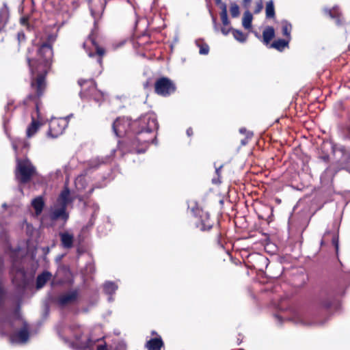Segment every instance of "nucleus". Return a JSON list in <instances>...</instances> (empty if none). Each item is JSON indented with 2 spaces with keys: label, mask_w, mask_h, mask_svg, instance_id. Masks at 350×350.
Returning <instances> with one entry per match:
<instances>
[{
  "label": "nucleus",
  "mask_w": 350,
  "mask_h": 350,
  "mask_svg": "<svg viewBox=\"0 0 350 350\" xmlns=\"http://www.w3.org/2000/svg\"><path fill=\"white\" fill-rule=\"evenodd\" d=\"M54 40V37L49 35L44 42L31 43L27 47L25 53V59L30 73V86L33 92L27 96L25 103L33 102L38 113L41 103L40 99L47 87L46 76L53 64Z\"/></svg>",
  "instance_id": "obj_1"
},
{
  "label": "nucleus",
  "mask_w": 350,
  "mask_h": 350,
  "mask_svg": "<svg viewBox=\"0 0 350 350\" xmlns=\"http://www.w3.org/2000/svg\"><path fill=\"white\" fill-rule=\"evenodd\" d=\"M112 129L117 137H126L124 143L129 152L139 154L144 153L155 138L154 132L158 129V123L155 117L150 114L133 122L119 117L113 122Z\"/></svg>",
  "instance_id": "obj_2"
},
{
  "label": "nucleus",
  "mask_w": 350,
  "mask_h": 350,
  "mask_svg": "<svg viewBox=\"0 0 350 350\" xmlns=\"http://www.w3.org/2000/svg\"><path fill=\"white\" fill-rule=\"evenodd\" d=\"M36 168L29 159L16 160V166L14 172L16 180L20 185L29 183L36 175Z\"/></svg>",
  "instance_id": "obj_3"
},
{
  "label": "nucleus",
  "mask_w": 350,
  "mask_h": 350,
  "mask_svg": "<svg viewBox=\"0 0 350 350\" xmlns=\"http://www.w3.org/2000/svg\"><path fill=\"white\" fill-rule=\"evenodd\" d=\"M96 38L97 33L96 31L92 30L87 40L83 42V48L85 49L89 57H96L97 62L101 65L103 57L105 56L106 51L96 42Z\"/></svg>",
  "instance_id": "obj_4"
},
{
  "label": "nucleus",
  "mask_w": 350,
  "mask_h": 350,
  "mask_svg": "<svg viewBox=\"0 0 350 350\" xmlns=\"http://www.w3.org/2000/svg\"><path fill=\"white\" fill-rule=\"evenodd\" d=\"M153 87L154 93L163 97L169 96L174 90L173 81L166 77H161L156 79Z\"/></svg>",
  "instance_id": "obj_5"
},
{
  "label": "nucleus",
  "mask_w": 350,
  "mask_h": 350,
  "mask_svg": "<svg viewBox=\"0 0 350 350\" xmlns=\"http://www.w3.org/2000/svg\"><path fill=\"white\" fill-rule=\"evenodd\" d=\"M340 295V292L333 287L327 288L321 291L319 295V305L322 309H329L334 303L337 296Z\"/></svg>",
  "instance_id": "obj_6"
},
{
  "label": "nucleus",
  "mask_w": 350,
  "mask_h": 350,
  "mask_svg": "<svg viewBox=\"0 0 350 350\" xmlns=\"http://www.w3.org/2000/svg\"><path fill=\"white\" fill-rule=\"evenodd\" d=\"M68 125V120L66 118H53L49 123L48 135L53 138H56L64 132Z\"/></svg>",
  "instance_id": "obj_7"
},
{
  "label": "nucleus",
  "mask_w": 350,
  "mask_h": 350,
  "mask_svg": "<svg viewBox=\"0 0 350 350\" xmlns=\"http://www.w3.org/2000/svg\"><path fill=\"white\" fill-rule=\"evenodd\" d=\"M79 296L78 289H74L59 295L57 298V303L62 307L75 304Z\"/></svg>",
  "instance_id": "obj_8"
},
{
  "label": "nucleus",
  "mask_w": 350,
  "mask_h": 350,
  "mask_svg": "<svg viewBox=\"0 0 350 350\" xmlns=\"http://www.w3.org/2000/svg\"><path fill=\"white\" fill-rule=\"evenodd\" d=\"M78 84L81 87L80 94H81V97L86 98H91V94H92V93H94L92 88L93 87L97 88L95 81L92 79H81L78 81Z\"/></svg>",
  "instance_id": "obj_9"
},
{
  "label": "nucleus",
  "mask_w": 350,
  "mask_h": 350,
  "mask_svg": "<svg viewBox=\"0 0 350 350\" xmlns=\"http://www.w3.org/2000/svg\"><path fill=\"white\" fill-rule=\"evenodd\" d=\"M29 338V325L25 321H23V327L16 334H12L10 336V340L12 342H26L28 340Z\"/></svg>",
  "instance_id": "obj_10"
},
{
  "label": "nucleus",
  "mask_w": 350,
  "mask_h": 350,
  "mask_svg": "<svg viewBox=\"0 0 350 350\" xmlns=\"http://www.w3.org/2000/svg\"><path fill=\"white\" fill-rule=\"evenodd\" d=\"M296 323L304 325H317L323 323V321L319 320L316 317H312L310 314H295L293 319Z\"/></svg>",
  "instance_id": "obj_11"
},
{
  "label": "nucleus",
  "mask_w": 350,
  "mask_h": 350,
  "mask_svg": "<svg viewBox=\"0 0 350 350\" xmlns=\"http://www.w3.org/2000/svg\"><path fill=\"white\" fill-rule=\"evenodd\" d=\"M66 206L61 205V206L58 208H55L51 214V219L53 221L61 219L64 221H67L69 215L66 212Z\"/></svg>",
  "instance_id": "obj_12"
},
{
  "label": "nucleus",
  "mask_w": 350,
  "mask_h": 350,
  "mask_svg": "<svg viewBox=\"0 0 350 350\" xmlns=\"http://www.w3.org/2000/svg\"><path fill=\"white\" fill-rule=\"evenodd\" d=\"M164 345L163 341L160 336L150 339L146 342L145 347L148 350H161Z\"/></svg>",
  "instance_id": "obj_13"
},
{
  "label": "nucleus",
  "mask_w": 350,
  "mask_h": 350,
  "mask_svg": "<svg viewBox=\"0 0 350 350\" xmlns=\"http://www.w3.org/2000/svg\"><path fill=\"white\" fill-rule=\"evenodd\" d=\"M60 240L62 245L64 248L70 249L73 246L74 237L68 232H60Z\"/></svg>",
  "instance_id": "obj_14"
},
{
  "label": "nucleus",
  "mask_w": 350,
  "mask_h": 350,
  "mask_svg": "<svg viewBox=\"0 0 350 350\" xmlns=\"http://www.w3.org/2000/svg\"><path fill=\"white\" fill-rule=\"evenodd\" d=\"M199 217L200 219V222L198 226L201 230H208L212 228L213 224L210 220L209 214L207 212L202 213Z\"/></svg>",
  "instance_id": "obj_15"
},
{
  "label": "nucleus",
  "mask_w": 350,
  "mask_h": 350,
  "mask_svg": "<svg viewBox=\"0 0 350 350\" xmlns=\"http://www.w3.org/2000/svg\"><path fill=\"white\" fill-rule=\"evenodd\" d=\"M45 202L44 200V198L41 196H37L33 198L31 201V206L35 210V213L36 215H40L44 207Z\"/></svg>",
  "instance_id": "obj_16"
},
{
  "label": "nucleus",
  "mask_w": 350,
  "mask_h": 350,
  "mask_svg": "<svg viewBox=\"0 0 350 350\" xmlns=\"http://www.w3.org/2000/svg\"><path fill=\"white\" fill-rule=\"evenodd\" d=\"M70 189L68 187H65L63 190L61 191L57 202L60 203L61 205L66 206L71 202V199L70 198Z\"/></svg>",
  "instance_id": "obj_17"
},
{
  "label": "nucleus",
  "mask_w": 350,
  "mask_h": 350,
  "mask_svg": "<svg viewBox=\"0 0 350 350\" xmlns=\"http://www.w3.org/2000/svg\"><path fill=\"white\" fill-rule=\"evenodd\" d=\"M275 37V30L273 27L267 26L262 32V42L265 45L269 44L271 40Z\"/></svg>",
  "instance_id": "obj_18"
},
{
  "label": "nucleus",
  "mask_w": 350,
  "mask_h": 350,
  "mask_svg": "<svg viewBox=\"0 0 350 350\" xmlns=\"http://www.w3.org/2000/svg\"><path fill=\"white\" fill-rule=\"evenodd\" d=\"M51 274L49 271H44L38 275L36 278V288H41L43 287L48 280H50Z\"/></svg>",
  "instance_id": "obj_19"
},
{
  "label": "nucleus",
  "mask_w": 350,
  "mask_h": 350,
  "mask_svg": "<svg viewBox=\"0 0 350 350\" xmlns=\"http://www.w3.org/2000/svg\"><path fill=\"white\" fill-rule=\"evenodd\" d=\"M31 118V122L27 129V137H32L38 131V129L41 126V123L36 120L33 116H32Z\"/></svg>",
  "instance_id": "obj_20"
},
{
  "label": "nucleus",
  "mask_w": 350,
  "mask_h": 350,
  "mask_svg": "<svg viewBox=\"0 0 350 350\" xmlns=\"http://www.w3.org/2000/svg\"><path fill=\"white\" fill-rule=\"evenodd\" d=\"M8 18V8L5 5H3V6L0 9V32L2 31L5 24L7 23Z\"/></svg>",
  "instance_id": "obj_21"
},
{
  "label": "nucleus",
  "mask_w": 350,
  "mask_h": 350,
  "mask_svg": "<svg viewBox=\"0 0 350 350\" xmlns=\"http://www.w3.org/2000/svg\"><path fill=\"white\" fill-rule=\"evenodd\" d=\"M266 18L268 19H273L275 18V12L274 3L273 0H269L266 3L265 7Z\"/></svg>",
  "instance_id": "obj_22"
},
{
  "label": "nucleus",
  "mask_w": 350,
  "mask_h": 350,
  "mask_svg": "<svg viewBox=\"0 0 350 350\" xmlns=\"http://www.w3.org/2000/svg\"><path fill=\"white\" fill-rule=\"evenodd\" d=\"M253 16L250 11L246 10L243 16L242 25L245 29H250L252 28V22Z\"/></svg>",
  "instance_id": "obj_23"
},
{
  "label": "nucleus",
  "mask_w": 350,
  "mask_h": 350,
  "mask_svg": "<svg viewBox=\"0 0 350 350\" xmlns=\"http://www.w3.org/2000/svg\"><path fill=\"white\" fill-rule=\"evenodd\" d=\"M289 40L278 39L272 42L270 47L274 48L278 51H282L285 47L288 46Z\"/></svg>",
  "instance_id": "obj_24"
},
{
  "label": "nucleus",
  "mask_w": 350,
  "mask_h": 350,
  "mask_svg": "<svg viewBox=\"0 0 350 350\" xmlns=\"http://www.w3.org/2000/svg\"><path fill=\"white\" fill-rule=\"evenodd\" d=\"M292 30V25L286 21L282 22V31L284 36L286 37L287 40L291 39V32Z\"/></svg>",
  "instance_id": "obj_25"
},
{
  "label": "nucleus",
  "mask_w": 350,
  "mask_h": 350,
  "mask_svg": "<svg viewBox=\"0 0 350 350\" xmlns=\"http://www.w3.org/2000/svg\"><path fill=\"white\" fill-rule=\"evenodd\" d=\"M94 93L91 94V98H88L89 99H92L95 100L96 103H101L104 100V94L97 89V88H92Z\"/></svg>",
  "instance_id": "obj_26"
},
{
  "label": "nucleus",
  "mask_w": 350,
  "mask_h": 350,
  "mask_svg": "<svg viewBox=\"0 0 350 350\" xmlns=\"http://www.w3.org/2000/svg\"><path fill=\"white\" fill-rule=\"evenodd\" d=\"M189 208L196 217H200L202 213H204L196 202H191V204H189Z\"/></svg>",
  "instance_id": "obj_27"
},
{
  "label": "nucleus",
  "mask_w": 350,
  "mask_h": 350,
  "mask_svg": "<svg viewBox=\"0 0 350 350\" xmlns=\"http://www.w3.org/2000/svg\"><path fill=\"white\" fill-rule=\"evenodd\" d=\"M104 291L107 294L111 295L115 293L118 288L117 285L113 282H107L105 283L103 286Z\"/></svg>",
  "instance_id": "obj_28"
},
{
  "label": "nucleus",
  "mask_w": 350,
  "mask_h": 350,
  "mask_svg": "<svg viewBox=\"0 0 350 350\" xmlns=\"http://www.w3.org/2000/svg\"><path fill=\"white\" fill-rule=\"evenodd\" d=\"M220 17L224 26L229 25L230 21L228 18L227 7L226 4L221 5V12L220 13Z\"/></svg>",
  "instance_id": "obj_29"
},
{
  "label": "nucleus",
  "mask_w": 350,
  "mask_h": 350,
  "mask_svg": "<svg viewBox=\"0 0 350 350\" xmlns=\"http://www.w3.org/2000/svg\"><path fill=\"white\" fill-rule=\"evenodd\" d=\"M197 46L200 48V53L201 55H207L209 51V46L207 44L204 43L202 40L196 41Z\"/></svg>",
  "instance_id": "obj_30"
},
{
  "label": "nucleus",
  "mask_w": 350,
  "mask_h": 350,
  "mask_svg": "<svg viewBox=\"0 0 350 350\" xmlns=\"http://www.w3.org/2000/svg\"><path fill=\"white\" fill-rule=\"evenodd\" d=\"M234 38L240 42H244L247 40V36L241 31L237 29H232Z\"/></svg>",
  "instance_id": "obj_31"
},
{
  "label": "nucleus",
  "mask_w": 350,
  "mask_h": 350,
  "mask_svg": "<svg viewBox=\"0 0 350 350\" xmlns=\"http://www.w3.org/2000/svg\"><path fill=\"white\" fill-rule=\"evenodd\" d=\"M12 145L15 152H17L18 148L26 147L27 142L24 139H16L12 140Z\"/></svg>",
  "instance_id": "obj_32"
},
{
  "label": "nucleus",
  "mask_w": 350,
  "mask_h": 350,
  "mask_svg": "<svg viewBox=\"0 0 350 350\" xmlns=\"http://www.w3.org/2000/svg\"><path fill=\"white\" fill-rule=\"evenodd\" d=\"M325 12L332 18H338L340 12L337 7L333 8L332 10H325Z\"/></svg>",
  "instance_id": "obj_33"
},
{
  "label": "nucleus",
  "mask_w": 350,
  "mask_h": 350,
  "mask_svg": "<svg viewBox=\"0 0 350 350\" xmlns=\"http://www.w3.org/2000/svg\"><path fill=\"white\" fill-rule=\"evenodd\" d=\"M230 12L232 17L237 18L239 16V7L236 3H231Z\"/></svg>",
  "instance_id": "obj_34"
},
{
  "label": "nucleus",
  "mask_w": 350,
  "mask_h": 350,
  "mask_svg": "<svg viewBox=\"0 0 350 350\" xmlns=\"http://www.w3.org/2000/svg\"><path fill=\"white\" fill-rule=\"evenodd\" d=\"M223 167H224V165H221L219 167H215V174L217 175V178H213L212 179V183L213 184L221 183V179H220L221 171V169L223 168Z\"/></svg>",
  "instance_id": "obj_35"
},
{
  "label": "nucleus",
  "mask_w": 350,
  "mask_h": 350,
  "mask_svg": "<svg viewBox=\"0 0 350 350\" xmlns=\"http://www.w3.org/2000/svg\"><path fill=\"white\" fill-rule=\"evenodd\" d=\"M5 291L0 284V308H2L5 302Z\"/></svg>",
  "instance_id": "obj_36"
},
{
  "label": "nucleus",
  "mask_w": 350,
  "mask_h": 350,
  "mask_svg": "<svg viewBox=\"0 0 350 350\" xmlns=\"http://www.w3.org/2000/svg\"><path fill=\"white\" fill-rule=\"evenodd\" d=\"M17 39L18 41L19 46H21L22 43L25 41L26 36L23 31H21L17 33Z\"/></svg>",
  "instance_id": "obj_37"
},
{
  "label": "nucleus",
  "mask_w": 350,
  "mask_h": 350,
  "mask_svg": "<svg viewBox=\"0 0 350 350\" xmlns=\"http://www.w3.org/2000/svg\"><path fill=\"white\" fill-rule=\"evenodd\" d=\"M262 8H263L262 2L261 1L257 2L256 4L255 9L254 10V13L256 14L260 13L262 11Z\"/></svg>",
  "instance_id": "obj_38"
},
{
  "label": "nucleus",
  "mask_w": 350,
  "mask_h": 350,
  "mask_svg": "<svg viewBox=\"0 0 350 350\" xmlns=\"http://www.w3.org/2000/svg\"><path fill=\"white\" fill-rule=\"evenodd\" d=\"M13 314H14L15 319H17V320L22 319V317H21V311H20V306H18L16 308H15V310H14Z\"/></svg>",
  "instance_id": "obj_39"
},
{
  "label": "nucleus",
  "mask_w": 350,
  "mask_h": 350,
  "mask_svg": "<svg viewBox=\"0 0 350 350\" xmlns=\"http://www.w3.org/2000/svg\"><path fill=\"white\" fill-rule=\"evenodd\" d=\"M252 137V133H247L246 137L244 139H241V145L245 146L248 142V139H250Z\"/></svg>",
  "instance_id": "obj_40"
},
{
  "label": "nucleus",
  "mask_w": 350,
  "mask_h": 350,
  "mask_svg": "<svg viewBox=\"0 0 350 350\" xmlns=\"http://www.w3.org/2000/svg\"><path fill=\"white\" fill-rule=\"evenodd\" d=\"M154 83H152L151 81V79H148L146 83H144V88L147 89L150 87H151L152 85H153Z\"/></svg>",
  "instance_id": "obj_41"
},
{
  "label": "nucleus",
  "mask_w": 350,
  "mask_h": 350,
  "mask_svg": "<svg viewBox=\"0 0 350 350\" xmlns=\"http://www.w3.org/2000/svg\"><path fill=\"white\" fill-rule=\"evenodd\" d=\"M252 2V0H243V7L248 10L250 5V3Z\"/></svg>",
  "instance_id": "obj_42"
},
{
  "label": "nucleus",
  "mask_w": 350,
  "mask_h": 350,
  "mask_svg": "<svg viewBox=\"0 0 350 350\" xmlns=\"http://www.w3.org/2000/svg\"><path fill=\"white\" fill-rule=\"evenodd\" d=\"M230 28H226V27H224L221 28V31L224 35H227L230 32Z\"/></svg>",
  "instance_id": "obj_43"
},
{
  "label": "nucleus",
  "mask_w": 350,
  "mask_h": 350,
  "mask_svg": "<svg viewBox=\"0 0 350 350\" xmlns=\"http://www.w3.org/2000/svg\"><path fill=\"white\" fill-rule=\"evenodd\" d=\"M96 350H108L106 345H98Z\"/></svg>",
  "instance_id": "obj_44"
},
{
  "label": "nucleus",
  "mask_w": 350,
  "mask_h": 350,
  "mask_svg": "<svg viewBox=\"0 0 350 350\" xmlns=\"http://www.w3.org/2000/svg\"><path fill=\"white\" fill-rule=\"evenodd\" d=\"M21 23L22 25H27L28 23V18L26 17H23L21 18Z\"/></svg>",
  "instance_id": "obj_45"
},
{
  "label": "nucleus",
  "mask_w": 350,
  "mask_h": 350,
  "mask_svg": "<svg viewBox=\"0 0 350 350\" xmlns=\"http://www.w3.org/2000/svg\"><path fill=\"white\" fill-rule=\"evenodd\" d=\"M90 11H91V14L95 19L99 16L98 12L96 13L92 8H91Z\"/></svg>",
  "instance_id": "obj_46"
},
{
  "label": "nucleus",
  "mask_w": 350,
  "mask_h": 350,
  "mask_svg": "<svg viewBox=\"0 0 350 350\" xmlns=\"http://www.w3.org/2000/svg\"><path fill=\"white\" fill-rule=\"evenodd\" d=\"M332 243L335 245L336 251H338V241L335 237H334L332 239Z\"/></svg>",
  "instance_id": "obj_47"
},
{
  "label": "nucleus",
  "mask_w": 350,
  "mask_h": 350,
  "mask_svg": "<svg viewBox=\"0 0 350 350\" xmlns=\"http://www.w3.org/2000/svg\"><path fill=\"white\" fill-rule=\"evenodd\" d=\"M187 135L190 137L193 135V130L190 127V128H188L187 130Z\"/></svg>",
  "instance_id": "obj_48"
},
{
  "label": "nucleus",
  "mask_w": 350,
  "mask_h": 350,
  "mask_svg": "<svg viewBox=\"0 0 350 350\" xmlns=\"http://www.w3.org/2000/svg\"><path fill=\"white\" fill-rule=\"evenodd\" d=\"M275 318L280 322L281 323L282 321V319H283V317L279 314H275Z\"/></svg>",
  "instance_id": "obj_49"
},
{
  "label": "nucleus",
  "mask_w": 350,
  "mask_h": 350,
  "mask_svg": "<svg viewBox=\"0 0 350 350\" xmlns=\"http://www.w3.org/2000/svg\"><path fill=\"white\" fill-rule=\"evenodd\" d=\"M259 258H260V260H261V261H262L263 262H265V263H266V264H267V261H268V259H267L266 257H265V256H260Z\"/></svg>",
  "instance_id": "obj_50"
},
{
  "label": "nucleus",
  "mask_w": 350,
  "mask_h": 350,
  "mask_svg": "<svg viewBox=\"0 0 350 350\" xmlns=\"http://www.w3.org/2000/svg\"><path fill=\"white\" fill-rule=\"evenodd\" d=\"M239 132H240L241 133H242V134H246V135H247V133H248V132L247 131V130H246V129H245V128H241V129H239Z\"/></svg>",
  "instance_id": "obj_51"
},
{
  "label": "nucleus",
  "mask_w": 350,
  "mask_h": 350,
  "mask_svg": "<svg viewBox=\"0 0 350 350\" xmlns=\"http://www.w3.org/2000/svg\"><path fill=\"white\" fill-rule=\"evenodd\" d=\"M215 3L217 5H219L220 6V8L221 9V5L222 4H224V3L221 2V0H215Z\"/></svg>",
  "instance_id": "obj_52"
},
{
  "label": "nucleus",
  "mask_w": 350,
  "mask_h": 350,
  "mask_svg": "<svg viewBox=\"0 0 350 350\" xmlns=\"http://www.w3.org/2000/svg\"><path fill=\"white\" fill-rule=\"evenodd\" d=\"M321 159L324 161H328L329 160V155L326 154V155H324L321 157Z\"/></svg>",
  "instance_id": "obj_53"
},
{
  "label": "nucleus",
  "mask_w": 350,
  "mask_h": 350,
  "mask_svg": "<svg viewBox=\"0 0 350 350\" xmlns=\"http://www.w3.org/2000/svg\"><path fill=\"white\" fill-rule=\"evenodd\" d=\"M3 269V262L2 260L0 259V272L2 271Z\"/></svg>",
  "instance_id": "obj_54"
},
{
  "label": "nucleus",
  "mask_w": 350,
  "mask_h": 350,
  "mask_svg": "<svg viewBox=\"0 0 350 350\" xmlns=\"http://www.w3.org/2000/svg\"><path fill=\"white\" fill-rule=\"evenodd\" d=\"M6 321L9 323L10 327H13V322L10 319H7Z\"/></svg>",
  "instance_id": "obj_55"
},
{
  "label": "nucleus",
  "mask_w": 350,
  "mask_h": 350,
  "mask_svg": "<svg viewBox=\"0 0 350 350\" xmlns=\"http://www.w3.org/2000/svg\"><path fill=\"white\" fill-rule=\"evenodd\" d=\"M213 21L215 25L216 24V18L215 17H213Z\"/></svg>",
  "instance_id": "obj_56"
},
{
  "label": "nucleus",
  "mask_w": 350,
  "mask_h": 350,
  "mask_svg": "<svg viewBox=\"0 0 350 350\" xmlns=\"http://www.w3.org/2000/svg\"><path fill=\"white\" fill-rule=\"evenodd\" d=\"M279 308H280V310H283V309H284V308H283V307H282V304H280V305Z\"/></svg>",
  "instance_id": "obj_57"
},
{
  "label": "nucleus",
  "mask_w": 350,
  "mask_h": 350,
  "mask_svg": "<svg viewBox=\"0 0 350 350\" xmlns=\"http://www.w3.org/2000/svg\"><path fill=\"white\" fill-rule=\"evenodd\" d=\"M152 334H156V332L154 331L152 332Z\"/></svg>",
  "instance_id": "obj_58"
},
{
  "label": "nucleus",
  "mask_w": 350,
  "mask_h": 350,
  "mask_svg": "<svg viewBox=\"0 0 350 350\" xmlns=\"http://www.w3.org/2000/svg\"><path fill=\"white\" fill-rule=\"evenodd\" d=\"M93 191H94V189H92L90 190V193H92V192H93Z\"/></svg>",
  "instance_id": "obj_59"
},
{
  "label": "nucleus",
  "mask_w": 350,
  "mask_h": 350,
  "mask_svg": "<svg viewBox=\"0 0 350 350\" xmlns=\"http://www.w3.org/2000/svg\"><path fill=\"white\" fill-rule=\"evenodd\" d=\"M1 335H2V336H4V335H5V334L4 332H1Z\"/></svg>",
  "instance_id": "obj_60"
}]
</instances>
